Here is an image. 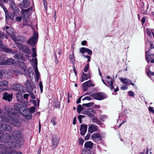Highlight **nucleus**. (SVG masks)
<instances>
[{"instance_id": "62", "label": "nucleus", "mask_w": 154, "mask_h": 154, "mask_svg": "<svg viewBox=\"0 0 154 154\" xmlns=\"http://www.w3.org/2000/svg\"><path fill=\"white\" fill-rule=\"evenodd\" d=\"M146 21V18L144 17H143L141 20V21L142 22V23H145Z\"/></svg>"}, {"instance_id": "2", "label": "nucleus", "mask_w": 154, "mask_h": 154, "mask_svg": "<svg viewBox=\"0 0 154 154\" xmlns=\"http://www.w3.org/2000/svg\"><path fill=\"white\" fill-rule=\"evenodd\" d=\"M10 5L11 9L14 11L13 13H11L7 11L5 14L6 20L7 22H12L14 19V17L17 16V14L20 11L18 7L15 5L12 0H10Z\"/></svg>"}, {"instance_id": "41", "label": "nucleus", "mask_w": 154, "mask_h": 154, "mask_svg": "<svg viewBox=\"0 0 154 154\" xmlns=\"http://www.w3.org/2000/svg\"><path fill=\"white\" fill-rule=\"evenodd\" d=\"M89 69V64L88 63L84 68V71L85 72H87Z\"/></svg>"}, {"instance_id": "53", "label": "nucleus", "mask_w": 154, "mask_h": 154, "mask_svg": "<svg viewBox=\"0 0 154 154\" xmlns=\"http://www.w3.org/2000/svg\"><path fill=\"white\" fill-rule=\"evenodd\" d=\"M91 98L89 96L85 97L84 98L82 99V100H91Z\"/></svg>"}, {"instance_id": "54", "label": "nucleus", "mask_w": 154, "mask_h": 154, "mask_svg": "<svg viewBox=\"0 0 154 154\" xmlns=\"http://www.w3.org/2000/svg\"><path fill=\"white\" fill-rule=\"evenodd\" d=\"M91 136V134L89 133H88L86 136L85 137V139L86 140H88Z\"/></svg>"}, {"instance_id": "33", "label": "nucleus", "mask_w": 154, "mask_h": 154, "mask_svg": "<svg viewBox=\"0 0 154 154\" xmlns=\"http://www.w3.org/2000/svg\"><path fill=\"white\" fill-rule=\"evenodd\" d=\"M92 120L93 122L95 123L98 125L101 123V121L96 117L93 118L92 119Z\"/></svg>"}, {"instance_id": "27", "label": "nucleus", "mask_w": 154, "mask_h": 154, "mask_svg": "<svg viewBox=\"0 0 154 154\" xmlns=\"http://www.w3.org/2000/svg\"><path fill=\"white\" fill-rule=\"evenodd\" d=\"M84 146L86 148L92 149L93 146V143L91 141L87 142L85 143Z\"/></svg>"}, {"instance_id": "32", "label": "nucleus", "mask_w": 154, "mask_h": 154, "mask_svg": "<svg viewBox=\"0 0 154 154\" xmlns=\"http://www.w3.org/2000/svg\"><path fill=\"white\" fill-rule=\"evenodd\" d=\"M8 82L7 80H3L0 81V86L8 87Z\"/></svg>"}, {"instance_id": "18", "label": "nucleus", "mask_w": 154, "mask_h": 154, "mask_svg": "<svg viewBox=\"0 0 154 154\" xmlns=\"http://www.w3.org/2000/svg\"><path fill=\"white\" fill-rule=\"evenodd\" d=\"M13 89L15 91H23L25 89V87L22 85L18 84H15L13 85Z\"/></svg>"}, {"instance_id": "51", "label": "nucleus", "mask_w": 154, "mask_h": 154, "mask_svg": "<svg viewBox=\"0 0 154 154\" xmlns=\"http://www.w3.org/2000/svg\"><path fill=\"white\" fill-rule=\"evenodd\" d=\"M29 96V94H25L23 95V98L25 99H26L27 100H28V98Z\"/></svg>"}, {"instance_id": "44", "label": "nucleus", "mask_w": 154, "mask_h": 154, "mask_svg": "<svg viewBox=\"0 0 154 154\" xmlns=\"http://www.w3.org/2000/svg\"><path fill=\"white\" fill-rule=\"evenodd\" d=\"M84 142V140L82 137H80L79 139V144L81 145H82Z\"/></svg>"}, {"instance_id": "26", "label": "nucleus", "mask_w": 154, "mask_h": 154, "mask_svg": "<svg viewBox=\"0 0 154 154\" xmlns=\"http://www.w3.org/2000/svg\"><path fill=\"white\" fill-rule=\"evenodd\" d=\"M149 51H146V61L149 63L150 61V59H152L154 55L152 54H149Z\"/></svg>"}, {"instance_id": "60", "label": "nucleus", "mask_w": 154, "mask_h": 154, "mask_svg": "<svg viewBox=\"0 0 154 154\" xmlns=\"http://www.w3.org/2000/svg\"><path fill=\"white\" fill-rule=\"evenodd\" d=\"M128 88V87H127L126 86L123 85L122 86L121 88V89H122V90H126Z\"/></svg>"}, {"instance_id": "24", "label": "nucleus", "mask_w": 154, "mask_h": 154, "mask_svg": "<svg viewBox=\"0 0 154 154\" xmlns=\"http://www.w3.org/2000/svg\"><path fill=\"white\" fill-rule=\"evenodd\" d=\"M90 78V74L89 72V73L87 74H85L84 72H83L80 79V80L81 82H83L84 80H86Z\"/></svg>"}, {"instance_id": "43", "label": "nucleus", "mask_w": 154, "mask_h": 154, "mask_svg": "<svg viewBox=\"0 0 154 154\" xmlns=\"http://www.w3.org/2000/svg\"><path fill=\"white\" fill-rule=\"evenodd\" d=\"M39 87L40 89L41 92L42 93L43 92V85L42 82L41 81H40L39 82Z\"/></svg>"}, {"instance_id": "56", "label": "nucleus", "mask_w": 154, "mask_h": 154, "mask_svg": "<svg viewBox=\"0 0 154 154\" xmlns=\"http://www.w3.org/2000/svg\"><path fill=\"white\" fill-rule=\"evenodd\" d=\"M149 110L150 112H152V113H154V110L153 109V108L151 106H149Z\"/></svg>"}, {"instance_id": "12", "label": "nucleus", "mask_w": 154, "mask_h": 154, "mask_svg": "<svg viewBox=\"0 0 154 154\" xmlns=\"http://www.w3.org/2000/svg\"><path fill=\"white\" fill-rule=\"evenodd\" d=\"M33 62L34 63V64L33 66V68H35V72L36 75V76L37 79H38L40 77V74L39 71L38 70L37 67V59L36 58L35 59L33 58L32 59Z\"/></svg>"}, {"instance_id": "50", "label": "nucleus", "mask_w": 154, "mask_h": 154, "mask_svg": "<svg viewBox=\"0 0 154 154\" xmlns=\"http://www.w3.org/2000/svg\"><path fill=\"white\" fill-rule=\"evenodd\" d=\"M148 75L149 76H152L154 75V72H152L150 71H149L148 72Z\"/></svg>"}, {"instance_id": "36", "label": "nucleus", "mask_w": 154, "mask_h": 154, "mask_svg": "<svg viewBox=\"0 0 154 154\" xmlns=\"http://www.w3.org/2000/svg\"><path fill=\"white\" fill-rule=\"evenodd\" d=\"M84 109V108L82 107L80 104L78 105V107L77 108L78 112L79 113H80V112L82 110Z\"/></svg>"}, {"instance_id": "45", "label": "nucleus", "mask_w": 154, "mask_h": 154, "mask_svg": "<svg viewBox=\"0 0 154 154\" xmlns=\"http://www.w3.org/2000/svg\"><path fill=\"white\" fill-rule=\"evenodd\" d=\"M29 93L30 96L31 98L33 99H35V95L32 92V91H30Z\"/></svg>"}, {"instance_id": "5", "label": "nucleus", "mask_w": 154, "mask_h": 154, "mask_svg": "<svg viewBox=\"0 0 154 154\" xmlns=\"http://www.w3.org/2000/svg\"><path fill=\"white\" fill-rule=\"evenodd\" d=\"M3 34L0 33V51L4 52L9 54H14L15 52L11 48H9L7 46L3 45L1 40L4 38Z\"/></svg>"}, {"instance_id": "13", "label": "nucleus", "mask_w": 154, "mask_h": 154, "mask_svg": "<svg viewBox=\"0 0 154 154\" xmlns=\"http://www.w3.org/2000/svg\"><path fill=\"white\" fill-rule=\"evenodd\" d=\"M4 31L5 32L9 35H10L13 39L14 34V29L11 27L6 26L4 29Z\"/></svg>"}, {"instance_id": "37", "label": "nucleus", "mask_w": 154, "mask_h": 154, "mask_svg": "<svg viewBox=\"0 0 154 154\" xmlns=\"http://www.w3.org/2000/svg\"><path fill=\"white\" fill-rule=\"evenodd\" d=\"M23 19L24 22L25 23H28V21L29 20V17L28 16L26 15V16L25 15L23 16Z\"/></svg>"}, {"instance_id": "58", "label": "nucleus", "mask_w": 154, "mask_h": 154, "mask_svg": "<svg viewBox=\"0 0 154 154\" xmlns=\"http://www.w3.org/2000/svg\"><path fill=\"white\" fill-rule=\"evenodd\" d=\"M54 57L55 58V63L56 64H57L58 62V60L56 54L54 55Z\"/></svg>"}, {"instance_id": "30", "label": "nucleus", "mask_w": 154, "mask_h": 154, "mask_svg": "<svg viewBox=\"0 0 154 154\" xmlns=\"http://www.w3.org/2000/svg\"><path fill=\"white\" fill-rule=\"evenodd\" d=\"M14 57L16 59L23 60L25 59V58L22 55L19 54H15Z\"/></svg>"}, {"instance_id": "23", "label": "nucleus", "mask_w": 154, "mask_h": 154, "mask_svg": "<svg viewBox=\"0 0 154 154\" xmlns=\"http://www.w3.org/2000/svg\"><path fill=\"white\" fill-rule=\"evenodd\" d=\"M79 51L80 53L83 54H84L85 52H87L90 55H91L92 54V52L91 50L86 48L82 47L80 49Z\"/></svg>"}, {"instance_id": "48", "label": "nucleus", "mask_w": 154, "mask_h": 154, "mask_svg": "<svg viewBox=\"0 0 154 154\" xmlns=\"http://www.w3.org/2000/svg\"><path fill=\"white\" fill-rule=\"evenodd\" d=\"M82 56L85 57V58H86L88 59V62H89L91 60V57L90 56H89L88 55H85L84 54H82Z\"/></svg>"}, {"instance_id": "6", "label": "nucleus", "mask_w": 154, "mask_h": 154, "mask_svg": "<svg viewBox=\"0 0 154 154\" xmlns=\"http://www.w3.org/2000/svg\"><path fill=\"white\" fill-rule=\"evenodd\" d=\"M38 38V34L35 31L32 36L27 41V43L31 47H34L37 42Z\"/></svg>"}, {"instance_id": "49", "label": "nucleus", "mask_w": 154, "mask_h": 154, "mask_svg": "<svg viewBox=\"0 0 154 154\" xmlns=\"http://www.w3.org/2000/svg\"><path fill=\"white\" fill-rule=\"evenodd\" d=\"M15 19L16 21L20 22L22 20V18L21 17H15Z\"/></svg>"}, {"instance_id": "39", "label": "nucleus", "mask_w": 154, "mask_h": 154, "mask_svg": "<svg viewBox=\"0 0 154 154\" xmlns=\"http://www.w3.org/2000/svg\"><path fill=\"white\" fill-rule=\"evenodd\" d=\"M69 58L72 62L73 63L75 61L74 56L73 54L70 55Z\"/></svg>"}, {"instance_id": "9", "label": "nucleus", "mask_w": 154, "mask_h": 154, "mask_svg": "<svg viewBox=\"0 0 154 154\" xmlns=\"http://www.w3.org/2000/svg\"><path fill=\"white\" fill-rule=\"evenodd\" d=\"M91 138L93 141L97 143H100L102 140V136L97 133L93 134L91 135Z\"/></svg>"}, {"instance_id": "61", "label": "nucleus", "mask_w": 154, "mask_h": 154, "mask_svg": "<svg viewBox=\"0 0 154 154\" xmlns=\"http://www.w3.org/2000/svg\"><path fill=\"white\" fill-rule=\"evenodd\" d=\"M3 71L1 69H0V79H1L3 76Z\"/></svg>"}, {"instance_id": "19", "label": "nucleus", "mask_w": 154, "mask_h": 154, "mask_svg": "<svg viewBox=\"0 0 154 154\" xmlns=\"http://www.w3.org/2000/svg\"><path fill=\"white\" fill-rule=\"evenodd\" d=\"M25 85L27 88L28 92L32 91L33 88H35L34 84L33 83H31L29 80H27Z\"/></svg>"}, {"instance_id": "11", "label": "nucleus", "mask_w": 154, "mask_h": 154, "mask_svg": "<svg viewBox=\"0 0 154 154\" xmlns=\"http://www.w3.org/2000/svg\"><path fill=\"white\" fill-rule=\"evenodd\" d=\"M12 128L11 126L5 123H0V130L3 131H10Z\"/></svg>"}, {"instance_id": "15", "label": "nucleus", "mask_w": 154, "mask_h": 154, "mask_svg": "<svg viewBox=\"0 0 154 154\" xmlns=\"http://www.w3.org/2000/svg\"><path fill=\"white\" fill-rule=\"evenodd\" d=\"M59 138L56 136L52 137L51 146L53 148L56 147L59 143Z\"/></svg>"}, {"instance_id": "28", "label": "nucleus", "mask_w": 154, "mask_h": 154, "mask_svg": "<svg viewBox=\"0 0 154 154\" xmlns=\"http://www.w3.org/2000/svg\"><path fill=\"white\" fill-rule=\"evenodd\" d=\"M32 7H31L27 9H22V11L23 13L24 14H25L26 15H27V14H29V13L30 12H31L32 11Z\"/></svg>"}, {"instance_id": "46", "label": "nucleus", "mask_w": 154, "mask_h": 154, "mask_svg": "<svg viewBox=\"0 0 154 154\" xmlns=\"http://www.w3.org/2000/svg\"><path fill=\"white\" fill-rule=\"evenodd\" d=\"M56 119L55 117H53L51 118V122L52 123L53 125H56V123L55 122V120Z\"/></svg>"}, {"instance_id": "17", "label": "nucleus", "mask_w": 154, "mask_h": 154, "mask_svg": "<svg viewBox=\"0 0 154 154\" xmlns=\"http://www.w3.org/2000/svg\"><path fill=\"white\" fill-rule=\"evenodd\" d=\"M94 86V85L92 83L91 80H89L83 84V91H86L88 88Z\"/></svg>"}, {"instance_id": "16", "label": "nucleus", "mask_w": 154, "mask_h": 154, "mask_svg": "<svg viewBox=\"0 0 154 154\" xmlns=\"http://www.w3.org/2000/svg\"><path fill=\"white\" fill-rule=\"evenodd\" d=\"M30 5V2L27 0H23L22 2L19 4V7L22 9L28 7Z\"/></svg>"}, {"instance_id": "52", "label": "nucleus", "mask_w": 154, "mask_h": 154, "mask_svg": "<svg viewBox=\"0 0 154 154\" xmlns=\"http://www.w3.org/2000/svg\"><path fill=\"white\" fill-rule=\"evenodd\" d=\"M35 108L34 107L32 106L30 107V111L29 110H28L30 112V113H33L35 111Z\"/></svg>"}, {"instance_id": "14", "label": "nucleus", "mask_w": 154, "mask_h": 154, "mask_svg": "<svg viewBox=\"0 0 154 154\" xmlns=\"http://www.w3.org/2000/svg\"><path fill=\"white\" fill-rule=\"evenodd\" d=\"M96 113V110L93 109L89 108L87 109V110H85L83 112V114L87 115L91 118H93L94 116V114H95Z\"/></svg>"}, {"instance_id": "55", "label": "nucleus", "mask_w": 154, "mask_h": 154, "mask_svg": "<svg viewBox=\"0 0 154 154\" xmlns=\"http://www.w3.org/2000/svg\"><path fill=\"white\" fill-rule=\"evenodd\" d=\"M150 47L149 48L148 51H150L153 48H154V46L152 43L150 42Z\"/></svg>"}, {"instance_id": "42", "label": "nucleus", "mask_w": 154, "mask_h": 154, "mask_svg": "<svg viewBox=\"0 0 154 154\" xmlns=\"http://www.w3.org/2000/svg\"><path fill=\"white\" fill-rule=\"evenodd\" d=\"M134 93L132 91H129L128 92V95L130 97H134Z\"/></svg>"}, {"instance_id": "1", "label": "nucleus", "mask_w": 154, "mask_h": 154, "mask_svg": "<svg viewBox=\"0 0 154 154\" xmlns=\"http://www.w3.org/2000/svg\"><path fill=\"white\" fill-rule=\"evenodd\" d=\"M12 141H9L11 136L8 134H4L3 131L0 130V150L3 151V153H7L11 149L16 146L20 147L23 143L22 134L20 131H15L12 135Z\"/></svg>"}, {"instance_id": "47", "label": "nucleus", "mask_w": 154, "mask_h": 154, "mask_svg": "<svg viewBox=\"0 0 154 154\" xmlns=\"http://www.w3.org/2000/svg\"><path fill=\"white\" fill-rule=\"evenodd\" d=\"M106 79H107L106 80V81L107 82L109 81H112L113 80L114 81V79H113L111 77H110L109 76H107L106 77Z\"/></svg>"}, {"instance_id": "25", "label": "nucleus", "mask_w": 154, "mask_h": 154, "mask_svg": "<svg viewBox=\"0 0 154 154\" xmlns=\"http://www.w3.org/2000/svg\"><path fill=\"white\" fill-rule=\"evenodd\" d=\"M4 65H12L14 64L15 61L14 59L11 58L6 59L5 58Z\"/></svg>"}, {"instance_id": "7", "label": "nucleus", "mask_w": 154, "mask_h": 154, "mask_svg": "<svg viewBox=\"0 0 154 154\" xmlns=\"http://www.w3.org/2000/svg\"><path fill=\"white\" fill-rule=\"evenodd\" d=\"M90 96L96 100H103L106 97L105 94L101 92H97L92 94Z\"/></svg>"}, {"instance_id": "10", "label": "nucleus", "mask_w": 154, "mask_h": 154, "mask_svg": "<svg viewBox=\"0 0 154 154\" xmlns=\"http://www.w3.org/2000/svg\"><path fill=\"white\" fill-rule=\"evenodd\" d=\"M106 86L111 89L112 91L116 92L119 90L118 87L115 85H113V81H109L106 82Z\"/></svg>"}, {"instance_id": "64", "label": "nucleus", "mask_w": 154, "mask_h": 154, "mask_svg": "<svg viewBox=\"0 0 154 154\" xmlns=\"http://www.w3.org/2000/svg\"><path fill=\"white\" fill-rule=\"evenodd\" d=\"M87 41H83L82 42L81 44L82 45H85L87 43Z\"/></svg>"}, {"instance_id": "57", "label": "nucleus", "mask_w": 154, "mask_h": 154, "mask_svg": "<svg viewBox=\"0 0 154 154\" xmlns=\"http://www.w3.org/2000/svg\"><path fill=\"white\" fill-rule=\"evenodd\" d=\"M82 98V97H80L79 99L76 100V103L77 104H79L81 102V99Z\"/></svg>"}, {"instance_id": "29", "label": "nucleus", "mask_w": 154, "mask_h": 154, "mask_svg": "<svg viewBox=\"0 0 154 154\" xmlns=\"http://www.w3.org/2000/svg\"><path fill=\"white\" fill-rule=\"evenodd\" d=\"M120 80L124 84H129L130 83V82H131V80L126 78H121L120 79Z\"/></svg>"}, {"instance_id": "21", "label": "nucleus", "mask_w": 154, "mask_h": 154, "mask_svg": "<svg viewBox=\"0 0 154 154\" xmlns=\"http://www.w3.org/2000/svg\"><path fill=\"white\" fill-rule=\"evenodd\" d=\"M88 126L85 124H82L79 129L80 134L82 135H84L86 133L87 129Z\"/></svg>"}, {"instance_id": "59", "label": "nucleus", "mask_w": 154, "mask_h": 154, "mask_svg": "<svg viewBox=\"0 0 154 154\" xmlns=\"http://www.w3.org/2000/svg\"><path fill=\"white\" fill-rule=\"evenodd\" d=\"M37 56L36 52L32 53V57L33 58H35Z\"/></svg>"}, {"instance_id": "40", "label": "nucleus", "mask_w": 154, "mask_h": 154, "mask_svg": "<svg viewBox=\"0 0 154 154\" xmlns=\"http://www.w3.org/2000/svg\"><path fill=\"white\" fill-rule=\"evenodd\" d=\"M5 58L0 56V65H4Z\"/></svg>"}, {"instance_id": "34", "label": "nucleus", "mask_w": 154, "mask_h": 154, "mask_svg": "<svg viewBox=\"0 0 154 154\" xmlns=\"http://www.w3.org/2000/svg\"><path fill=\"white\" fill-rule=\"evenodd\" d=\"M19 65L20 67L23 69V70L24 71H25L26 67L25 63L23 62H20L19 63Z\"/></svg>"}, {"instance_id": "22", "label": "nucleus", "mask_w": 154, "mask_h": 154, "mask_svg": "<svg viewBox=\"0 0 154 154\" xmlns=\"http://www.w3.org/2000/svg\"><path fill=\"white\" fill-rule=\"evenodd\" d=\"M98 130V127L95 124H91L88 127V131L91 133L97 131Z\"/></svg>"}, {"instance_id": "38", "label": "nucleus", "mask_w": 154, "mask_h": 154, "mask_svg": "<svg viewBox=\"0 0 154 154\" xmlns=\"http://www.w3.org/2000/svg\"><path fill=\"white\" fill-rule=\"evenodd\" d=\"M99 118L103 122L105 119H107V116L106 115H100V116Z\"/></svg>"}, {"instance_id": "8", "label": "nucleus", "mask_w": 154, "mask_h": 154, "mask_svg": "<svg viewBox=\"0 0 154 154\" xmlns=\"http://www.w3.org/2000/svg\"><path fill=\"white\" fill-rule=\"evenodd\" d=\"M17 45L19 49L22 50L24 53L28 54H31L30 49L29 46L24 45L21 43H19Z\"/></svg>"}, {"instance_id": "31", "label": "nucleus", "mask_w": 154, "mask_h": 154, "mask_svg": "<svg viewBox=\"0 0 154 154\" xmlns=\"http://www.w3.org/2000/svg\"><path fill=\"white\" fill-rule=\"evenodd\" d=\"M16 97L18 102H23V97L21 94L17 93L16 95Z\"/></svg>"}, {"instance_id": "3", "label": "nucleus", "mask_w": 154, "mask_h": 154, "mask_svg": "<svg viewBox=\"0 0 154 154\" xmlns=\"http://www.w3.org/2000/svg\"><path fill=\"white\" fill-rule=\"evenodd\" d=\"M14 109L27 119H30L32 118L31 114L28 110V109L23 105L20 103H16L14 105Z\"/></svg>"}, {"instance_id": "4", "label": "nucleus", "mask_w": 154, "mask_h": 154, "mask_svg": "<svg viewBox=\"0 0 154 154\" xmlns=\"http://www.w3.org/2000/svg\"><path fill=\"white\" fill-rule=\"evenodd\" d=\"M3 121L9 122L12 124L14 126L17 127H20L21 123L16 118H13L8 114H6L5 116H1Z\"/></svg>"}, {"instance_id": "63", "label": "nucleus", "mask_w": 154, "mask_h": 154, "mask_svg": "<svg viewBox=\"0 0 154 154\" xmlns=\"http://www.w3.org/2000/svg\"><path fill=\"white\" fill-rule=\"evenodd\" d=\"M11 151H9V152L7 153H3L2 152H0V154H11Z\"/></svg>"}, {"instance_id": "20", "label": "nucleus", "mask_w": 154, "mask_h": 154, "mask_svg": "<svg viewBox=\"0 0 154 154\" xmlns=\"http://www.w3.org/2000/svg\"><path fill=\"white\" fill-rule=\"evenodd\" d=\"M12 93L5 92L3 94V98L4 100L10 102L12 100Z\"/></svg>"}, {"instance_id": "35", "label": "nucleus", "mask_w": 154, "mask_h": 154, "mask_svg": "<svg viewBox=\"0 0 154 154\" xmlns=\"http://www.w3.org/2000/svg\"><path fill=\"white\" fill-rule=\"evenodd\" d=\"M94 104V103L91 102L88 103H83L82 106L83 107H90L93 105Z\"/></svg>"}]
</instances>
